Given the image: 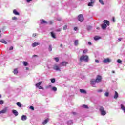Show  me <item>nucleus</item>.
Instances as JSON below:
<instances>
[{
  "label": "nucleus",
  "instance_id": "a19ab883",
  "mask_svg": "<svg viewBox=\"0 0 125 125\" xmlns=\"http://www.w3.org/2000/svg\"><path fill=\"white\" fill-rule=\"evenodd\" d=\"M67 28H68V27L67 26V25H66L63 27V29L65 30H66Z\"/></svg>",
  "mask_w": 125,
  "mask_h": 125
},
{
  "label": "nucleus",
  "instance_id": "3c124183",
  "mask_svg": "<svg viewBox=\"0 0 125 125\" xmlns=\"http://www.w3.org/2000/svg\"><path fill=\"white\" fill-rule=\"evenodd\" d=\"M33 36L34 37H35L37 36V34H33Z\"/></svg>",
  "mask_w": 125,
  "mask_h": 125
},
{
  "label": "nucleus",
  "instance_id": "052dcab7",
  "mask_svg": "<svg viewBox=\"0 0 125 125\" xmlns=\"http://www.w3.org/2000/svg\"><path fill=\"white\" fill-rule=\"evenodd\" d=\"M29 68L28 67H26L25 70H28Z\"/></svg>",
  "mask_w": 125,
  "mask_h": 125
},
{
  "label": "nucleus",
  "instance_id": "e2e57ef3",
  "mask_svg": "<svg viewBox=\"0 0 125 125\" xmlns=\"http://www.w3.org/2000/svg\"><path fill=\"white\" fill-rule=\"evenodd\" d=\"M100 28L99 27H97V30H99Z\"/></svg>",
  "mask_w": 125,
  "mask_h": 125
},
{
  "label": "nucleus",
  "instance_id": "f3484780",
  "mask_svg": "<svg viewBox=\"0 0 125 125\" xmlns=\"http://www.w3.org/2000/svg\"><path fill=\"white\" fill-rule=\"evenodd\" d=\"M118 97H119V95H118V94L117 92L115 91V95H114V98L115 99H117Z\"/></svg>",
  "mask_w": 125,
  "mask_h": 125
},
{
  "label": "nucleus",
  "instance_id": "de8ad7c7",
  "mask_svg": "<svg viewBox=\"0 0 125 125\" xmlns=\"http://www.w3.org/2000/svg\"><path fill=\"white\" fill-rule=\"evenodd\" d=\"M74 31H77V30H78V27H75L74 28Z\"/></svg>",
  "mask_w": 125,
  "mask_h": 125
},
{
  "label": "nucleus",
  "instance_id": "13d9d810",
  "mask_svg": "<svg viewBox=\"0 0 125 125\" xmlns=\"http://www.w3.org/2000/svg\"><path fill=\"white\" fill-rule=\"evenodd\" d=\"M49 24H50V25H51V24H52V21H49Z\"/></svg>",
  "mask_w": 125,
  "mask_h": 125
},
{
  "label": "nucleus",
  "instance_id": "4be33fe9",
  "mask_svg": "<svg viewBox=\"0 0 125 125\" xmlns=\"http://www.w3.org/2000/svg\"><path fill=\"white\" fill-rule=\"evenodd\" d=\"M121 109L123 110L124 112L125 113V107L123 104L121 105Z\"/></svg>",
  "mask_w": 125,
  "mask_h": 125
},
{
  "label": "nucleus",
  "instance_id": "a878e982",
  "mask_svg": "<svg viewBox=\"0 0 125 125\" xmlns=\"http://www.w3.org/2000/svg\"><path fill=\"white\" fill-rule=\"evenodd\" d=\"M40 45V43H36V42H34L33 44V47H35L36 46H37L38 45Z\"/></svg>",
  "mask_w": 125,
  "mask_h": 125
},
{
  "label": "nucleus",
  "instance_id": "338daca9",
  "mask_svg": "<svg viewBox=\"0 0 125 125\" xmlns=\"http://www.w3.org/2000/svg\"><path fill=\"white\" fill-rule=\"evenodd\" d=\"M1 98V95L0 94V99Z\"/></svg>",
  "mask_w": 125,
  "mask_h": 125
},
{
  "label": "nucleus",
  "instance_id": "37998d69",
  "mask_svg": "<svg viewBox=\"0 0 125 125\" xmlns=\"http://www.w3.org/2000/svg\"><path fill=\"white\" fill-rule=\"evenodd\" d=\"M13 20H17V17H14L12 18Z\"/></svg>",
  "mask_w": 125,
  "mask_h": 125
},
{
  "label": "nucleus",
  "instance_id": "7c9ffc66",
  "mask_svg": "<svg viewBox=\"0 0 125 125\" xmlns=\"http://www.w3.org/2000/svg\"><path fill=\"white\" fill-rule=\"evenodd\" d=\"M48 49H49V51H50V52L52 51V45H49Z\"/></svg>",
  "mask_w": 125,
  "mask_h": 125
},
{
  "label": "nucleus",
  "instance_id": "e433bc0d",
  "mask_svg": "<svg viewBox=\"0 0 125 125\" xmlns=\"http://www.w3.org/2000/svg\"><path fill=\"white\" fill-rule=\"evenodd\" d=\"M104 96L106 97H108L109 96V93L108 92H106L105 93H104Z\"/></svg>",
  "mask_w": 125,
  "mask_h": 125
},
{
  "label": "nucleus",
  "instance_id": "412c9836",
  "mask_svg": "<svg viewBox=\"0 0 125 125\" xmlns=\"http://www.w3.org/2000/svg\"><path fill=\"white\" fill-rule=\"evenodd\" d=\"M101 39V38L100 37H99V36H95L94 38V39L95 41H98V40H99Z\"/></svg>",
  "mask_w": 125,
  "mask_h": 125
},
{
  "label": "nucleus",
  "instance_id": "c9c22d12",
  "mask_svg": "<svg viewBox=\"0 0 125 125\" xmlns=\"http://www.w3.org/2000/svg\"><path fill=\"white\" fill-rule=\"evenodd\" d=\"M83 107L84 108H85V109H88V105H83Z\"/></svg>",
  "mask_w": 125,
  "mask_h": 125
},
{
  "label": "nucleus",
  "instance_id": "dca6fc26",
  "mask_svg": "<svg viewBox=\"0 0 125 125\" xmlns=\"http://www.w3.org/2000/svg\"><path fill=\"white\" fill-rule=\"evenodd\" d=\"M27 120V116L25 115L21 116V120L25 121Z\"/></svg>",
  "mask_w": 125,
  "mask_h": 125
},
{
  "label": "nucleus",
  "instance_id": "c85d7f7f",
  "mask_svg": "<svg viewBox=\"0 0 125 125\" xmlns=\"http://www.w3.org/2000/svg\"><path fill=\"white\" fill-rule=\"evenodd\" d=\"M74 45H75V46H78V40H75V41H74Z\"/></svg>",
  "mask_w": 125,
  "mask_h": 125
},
{
  "label": "nucleus",
  "instance_id": "2f4dec72",
  "mask_svg": "<svg viewBox=\"0 0 125 125\" xmlns=\"http://www.w3.org/2000/svg\"><path fill=\"white\" fill-rule=\"evenodd\" d=\"M54 59V60H55L56 62H58L59 61V58L58 57H55Z\"/></svg>",
  "mask_w": 125,
  "mask_h": 125
},
{
  "label": "nucleus",
  "instance_id": "bb28decb",
  "mask_svg": "<svg viewBox=\"0 0 125 125\" xmlns=\"http://www.w3.org/2000/svg\"><path fill=\"white\" fill-rule=\"evenodd\" d=\"M80 92L81 93H84V94H86V92L84 89H80Z\"/></svg>",
  "mask_w": 125,
  "mask_h": 125
},
{
  "label": "nucleus",
  "instance_id": "c03bdc74",
  "mask_svg": "<svg viewBox=\"0 0 125 125\" xmlns=\"http://www.w3.org/2000/svg\"><path fill=\"white\" fill-rule=\"evenodd\" d=\"M13 46H11L10 47V49H9V50H13Z\"/></svg>",
  "mask_w": 125,
  "mask_h": 125
},
{
  "label": "nucleus",
  "instance_id": "603ef678",
  "mask_svg": "<svg viewBox=\"0 0 125 125\" xmlns=\"http://www.w3.org/2000/svg\"><path fill=\"white\" fill-rule=\"evenodd\" d=\"M95 62H96V63H99V61L98 60H95Z\"/></svg>",
  "mask_w": 125,
  "mask_h": 125
},
{
  "label": "nucleus",
  "instance_id": "0e129e2a",
  "mask_svg": "<svg viewBox=\"0 0 125 125\" xmlns=\"http://www.w3.org/2000/svg\"><path fill=\"white\" fill-rule=\"evenodd\" d=\"M58 20V21H61V19H59Z\"/></svg>",
  "mask_w": 125,
  "mask_h": 125
},
{
  "label": "nucleus",
  "instance_id": "393cba45",
  "mask_svg": "<svg viewBox=\"0 0 125 125\" xmlns=\"http://www.w3.org/2000/svg\"><path fill=\"white\" fill-rule=\"evenodd\" d=\"M91 29H92V26H91L90 25H87V31H90V30H91Z\"/></svg>",
  "mask_w": 125,
  "mask_h": 125
},
{
  "label": "nucleus",
  "instance_id": "5fc2aeb1",
  "mask_svg": "<svg viewBox=\"0 0 125 125\" xmlns=\"http://www.w3.org/2000/svg\"><path fill=\"white\" fill-rule=\"evenodd\" d=\"M112 19H113V22H115V21H115V18H114V17H113V18H112Z\"/></svg>",
  "mask_w": 125,
  "mask_h": 125
},
{
  "label": "nucleus",
  "instance_id": "0eeeda50",
  "mask_svg": "<svg viewBox=\"0 0 125 125\" xmlns=\"http://www.w3.org/2000/svg\"><path fill=\"white\" fill-rule=\"evenodd\" d=\"M68 64V62L64 61L61 63L62 66H65Z\"/></svg>",
  "mask_w": 125,
  "mask_h": 125
},
{
  "label": "nucleus",
  "instance_id": "6e6d98bb",
  "mask_svg": "<svg viewBox=\"0 0 125 125\" xmlns=\"http://www.w3.org/2000/svg\"><path fill=\"white\" fill-rule=\"evenodd\" d=\"M27 2H30V1H32V0H26Z\"/></svg>",
  "mask_w": 125,
  "mask_h": 125
},
{
  "label": "nucleus",
  "instance_id": "473e14b6",
  "mask_svg": "<svg viewBox=\"0 0 125 125\" xmlns=\"http://www.w3.org/2000/svg\"><path fill=\"white\" fill-rule=\"evenodd\" d=\"M52 90L53 91H57V88L56 87H53V88H52Z\"/></svg>",
  "mask_w": 125,
  "mask_h": 125
},
{
  "label": "nucleus",
  "instance_id": "cd10ccee",
  "mask_svg": "<svg viewBox=\"0 0 125 125\" xmlns=\"http://www.w3.org/2000/svg\"><path fill=\"white\" fill-rule=\"evenodd\" d=\"M23 65L25 66H27L28 65V63L26 61H23Z\"/></svg>",
  "mask_w": 125,
  "mask_h": 125
},
{
  "label": "nucleus",
  "instance_id": "9b49d317",
  "mask_svg": "<svg viewBox=\"0 0 125 125\" xmlns=\"http://www.w3.org/2000/svg\"><path fill=\"white\" fill-rule=\"evenodd\" d=\"M104 24H106L107 26H110V22H109V21L107 20H104Z\"/></svg>",
  "mask_w": 125,
  "mask_h": 125
},
{
  "label": "nucleus",
  "instance_id": "aec40b11",
  "mask_svg": "<svg viewBox=\"0 0 125 125\" xmlns=\"http://www.w3.org/2000/svg\"><path fill=\"white\" fill-rule=\"evenodd\" d=\"M13 13L14 14H15V15H19V13L18 12H17V11H16V10L14 9L13 10Z\"/></svg>",
  "mask_w": 125,
  "mask_h": 125
},
{
  "label": "nucleus",
  "instance_id": "49530a36",
  "mask_svg": "<svg viewBox=\"0 0 125 125\" xmlns=\"http://www.w3.org/2000/svg\"><path fill=\"white\" fill-rule=\"evenodd\" d=\"M86 52H87V50H84L83 51V53L84 54L86 53Z\"/></svg>",
  "mask_w": 125,
  "mask_h": 125
},
{
  "label": "nucleus",
  "instance_id": "ddd939ff",
  "mask_svg": "<svg viewBox=\"0 0 125 125\" xmlns=\"http://www.w3.org/2000/svg\"><path fill=\"white\" fill-rule=\"evenodd\" d=\"M42 82L39 81L36 84L35 86L36 87H39L40 85H42Z\"/></svg>",
  "mask_w": 125,
  "mask_h": 125
},
{
  "label": "nucleus",
  "instance_id": "a211bd4d",
  "mask_svg": "<svg viewBox=\"0 0 125 125\" xmlns=\"http://www.w3.org/2000/svg\"><path fill=\"white\" fill-rule=\"evenodd\" d=\"M0 113H6L7 112V108H5L3 110H2L1 111H0Z\"/></svg>",
  "mask_w": 125,
  "mask_h": 125
},
{
  "label": "nucleus",
  "instance_id": "f8f14e48",
  "mask_svg": "<svg viewBox=\"0 0 125 125\" xmlns=\"http://www.w3.org/2000/svg\"><path fill=\"white\" fill-rule=\"evenodd\" d=\"M49 121V119L47 118L45 120H44V121L42 123V124L43 125H45V124H47L48 122Z\"/></svg>",
  "mask_w": 125,
  "mask_h": 125
},
{
  "label": "nucleus",
  "instance_id": "4c0bfd02",
  "mask_svg": "<svg viewBox=\"0 0 125 125\" xmlns=\"http://www.w3.org/2000/svg\"><path fill=\"white\" fill-rule=\"evenodd\" d=\"M99 1L101 4H104V3L103 2V0H99Z\"/></svg>",
  "mask_w": 125,
  "mask_h": 125
},
{
  "label": "nucleus",
  "instance_id": "bf43d9fd",
  "mask_svg": "<svg viewBox=\"0 0 125 125\" xmlns=\"http://www.w3.org/2000/svg\"><path fill=\"white\" fill-rule=\"evenodd\" d=\"M118 40H119V41H121L122 40V38H119L118 39Z\"/></svg>",
  "mask_w": 125,
  "mask_h": 125
},
{
  "label": "nucleus",
  "instance_id": "1a4fd4ad",
  "mask_svg": "<svg viewBox=\"0 0 125 125\" xmlns=\"http://www.w3.org/2000/svg\"><path fill=\"white\" fill-rule=\"evenodd\" d=\"M96 83H97L95 79H92L91 80V85H95L96 84Z\"/></svg>",
  "mask_w": 125,
  "mask_h": 125
},
{
  "label": "nucleus",
  "instance_id": "8fccbe9b",
  "mask_svg": "<svg viewBox=\"0 0 125 125\" xmlns=\"http://www.w3.org/2000/svg\"><path fill=\"white\" fill-rule=\"evenodd\" d=\"M38 55H33V57H37Z\"/></svg>",
  "mask_w": 125,
  "mask_h": 125
},
{
  "label": "nucleus",
  "instance_id": "9d476101",
  "mask_svg": "<svg viewBox=\"0 0 125 125\" xmlns=\"http://www.w3.org/2000/svg\"><path fill=\"white\" fill-rule=\"evenodd\" d=\"M12 112L14 114V115H15V116H17L18 115V112H17V110L15 109H13Z\"/></svg>",
  "mask_w": 125,
  "mask_h": 125
},
{
  "label": "nucleus",
  "instance_id": "20e7f679",
  "mask_svg": "<svg viewBox=\"0 0 125 125\" xmlns=\"http://www.w3.org/2000/svg\"><path fill=\"white\" fill-rule=\"evenodd\" d=\"M97 83H100L102 81V77L100 75H97L96 79H95Z\"/></svg>",
  "mask_w": 125,
  "mask_h": 125
},
{
  "label": "nucleus",
  "instance_id": "6ab92c4d",
  "mask_svg": "<svg viewBox=\"0 0 125 125\" xmlns=\"http://www.w3.org/2000/svg\"><path fill=\"white\" fill-rule=\"evenodd\" d=\"M0 42L5 44H7V41H5L4 39H1L0 40Z\"/></svg>",
  "mask_w": 125,
  "mask_h": 125
},
{
  "label": "nucleus",
  "instance_id": "864d4df0",
  "mask_svg": "<svg viewBox=\"0 0 125 125\" xmlns=\"http://www.w3.org/2000/svg\"><path fill=\"white\" fill-rule=\"evenodd\" d=\"M88 43L89 45H91V42H88Z\"/></svg>",
  "mask_w": 125,
  "mask_h": 125
},
{
  "label": "nucleus",
  "instance_id": "f03ea898",
  "mask_svg": "<svg viewBox=\"0 0 125 125\" xmlns=\"http://www.w3.org/2000/svg\"><path fill=\"white\" fill-rule=\"evenodd\" d=\"M99 111L100 112H101V115L105 116L107 114L105 109H104V108L103 107V106L100 107Z\"/></svg>",
  "mask_w": 125,
  "mask_h": 125
},
{
  "label": "nucleus",
  "instance_id": "4468645a",
  "mask_svg": "<svg viewBox=\"0 0 125 125\" xmlns=\"http://www.w3.org/2000/svg\"><path fill=\"white\" fill-rule=\"evenodd\" d=\"M50 34L51 35L52 38H53L54 39H56V35L54 32H51L50 33Z\"/></svg>",
  "mask_w": 125,
  "mask_h": 125
},
{
  "label": "nucleus",
  "instance_id": "69168bd1",
  "mask_svg": "<svg viewBox=\"0 0 125 125\" xmlns=\"http://www.w3.org/2000/svg\"><path fill=\"white\" fill-rule=\"evenodd\" d=\"M58 31H61V29H59L58 30Z\"/></svg>",
  "mask_w": 125,
  "mask_h": 125
},
{
  "label": "nucleus",
  "instance_id": "f704fd0d",
  "mask_svg": "<svg viewBox=\"0 0 125 125\" xmlns=\"http://www.w3.org/2000/svg\"><path fill=\"white\" fill-rule=\"evenodd\" d=\"M51 82L52 83H54L55 82V79H54V78L51 79Z\"/></svg>",
  "mask_w": 125,
  "mask_h": 125
},
{
  "label": "nucleus",
  "instance_id": "f257e3e1",
  "mask_svg": "<svg viewBox=\"0 0 125 125\" xmlns=\"http://www.w3.org/2000/svg\"><path fill=\"white\" fill-rule=\"evenodd\" d=\"M80 61H84L85 62H88V56L87 55H82L80 57Z\"/></svg>",
  "mask_w": 125,
  "mask_h": 125
},
{
  "label": "nucleus",
  "instance_id": "39448f33",
  "mask_svg": "<svg viewBox=\"0 0 125 125\" xmlns=\"http://www.w3.org/2000/svg\"><path fill=\"white\" fill-rule=\"evenodd\" d=\"M103 62L104 64L109 63L111 62V59H110L109 58H107L105 59H104Z\"/></svg>",
  "mask_w": 125,
  "mask_h": 125
},
{
  "label": "nucleus",
  "instance_id": "423d86ee",
  "mask_svg": "<svg viewBox=\"0 0 125 125\" xmlns=\"http://www.w3.org/2000/svg\"><path fill=\"white\" fill-rule=\"evenodd\" d=\"M101 28L103 30H106V28H107V24L103 23L101 25Z\"/></svg>",
  "mask_w": 125,
  "mask_h": 125
},
{
  "label": "nucleus",
  "instance_id": "7ed1b4c3",
  "mask_svg": "<svg viewBox=\"0 0 125 125\" xmlns=\"http://www.w3.org/2000/svg\"><path fill=\"white\" fill-rule=\"evenodd\" d=\"M84 19L83 18V14H80L78 16V21L80 22H83Z\"/></svg>",
  "mask_w": 125,
  "mask_h": 125
},
{
  "label": "nucleus",
  "instance_id": "6e6552de",
  "mask_svg": "<svg viewBox=\"0 0 125 125\" xmlns=\"http://www.w3.org/2000/svg\"><path fill=\"white\" fill-rule=\"evenodd\" d=\"M53 69H54V70H55L56 71H60L59 66H58V65H54Z\"/></svg>",
  "mask_w": 125,
  "mask_h": 125
},
{
  "label": "nucleus",
  "instance_id": "a18cd8bd",
  "mask_svg": "<svg viewBox=\"0 0 125 125\" xmlns=\"http://www.w3.org/2000/svg\"><path fill=\"white\" fill-rule=\"evenodd\" d=\"M90 2L94 3V2H95V0H90Z\"/></svg>",
  "mask_w": 125,
  "mask_h": 125
},
{
  "label": "nucleus",
  "instance_id": "09e8293b",
  "mask_svg": "<svg viewBox=\"0 0 125 125\" xmlns=\"http://www.w3.org/2000/svg\"><path fill=\"white\" fill-rule=\"evenodd\" d=\"M73 114L74 115H76L77 113L76 112H72Z\"/></svg>",
  "mask_w": 125,
  "mask_h": 125
},
{
  "label": "nucleus",
  "instance_id": "680f3d73",
  "mask_svg": "<svg viewBox=\"0 0 125 125\" xmlns=\"http://www.w3.org/2000/svg\"><path fill=\"white\" fill-rule=\"evenodd\" d=\"M62 46H63V44H61V45H60L61 47H62Z\"/></svg>",
  "mask_w": 125,
  "mask_h": 125
},
{
  "label": "nucleus",
  "instance_id": "2eb2a0df",
  "mask_svg": "<svg viewBox=\"0 0 125 125\" xmlns=\"http://www.w3.org/2000/svg\"><path fill=\"white\" fill-rule=\"evenodd\" d=\"M40 21H41V24H47V22L45 21V20L43 19L40 20Z\"/></svg>",
  "mask_w": 125,
  "mask_h": 125
},
{
  "label": "nucleus",
  "instance_id": "72a5a7b5",
  "mask_svg": "<svg viewBox=\"0 0 125 125\" xmlns=\"http://www.w3.org/2000/svg\"><path fill=\"white\" fill-rule=\"evenodd\" d=\"M117 63H121L122 62V61L120 59H118V60H117Z\"/></svg>",
  "mask_w": 125,
  "mask_h": 125
},
{
  "label": "nucleus",
  "instance_id": "c756f323",
  "mask_svg": "<svg viewBox=\"0 0 125 125\" xmlns=\"http://www.w3.org/2000/svg\"><path fill=\"white\" fill-rule=\"evenodd\" d=\"M93 3H92V2H89L88 3V5L89 6H93Z\"/></svg>",
  "mask_w": 125,
  "mask_h": 125
},
{
  "label": "nucleus",
  "instance_id": "79ce46f5",
  "mask_svg": "<svg viewBox=\"0 0 125 125\" xmlns=\"http://www.w3.org/2000/svg\"><path fill=\"white\" fill-rule=\"evenodd\" d=\"M3 104V100H0V104L2 105Z\"/></svg>",
  "mask_w": 125,
  "mask_h": 125
},
{
  "label": "nucleus",
  "instance_id": "ea45409f",
  "mask_svg": "<svg viewBox=\"0 0 125 125\" xmlns=\"http://www.w3.org/2000/svg\"><path fill=\"white\" fill-rule=\"evenodd\" d=\"M37 88H39V89H42L43 90V87L41 86H39V87H36Z\"/></svg>",
  "mask_w": 125,
  "mask_h": 125
},
{
  "label": "nucleus",
  "instance_id": "5701e85b",
  "mask_svg": "<svg viewBox=\"0 0 125 125\" xmlns=\"http://www.w3.org/2000/svg\"><path fill=\"white\" fill-rule=\"evenodd\" d=\"M16 105H18V106L19 107H22V104H21L20 102H17Z\"/></svg>",
  "mask_w": 125,
  "mask_h": 125
},
{
  "label": "nucleus",
  "instance_id": "774afa93",
  "mask_svg": "<svg viewBox=\"0 0 125 125\" xmlns=\"http://www.w3.org/2000/svg\"><path fill=\"white\" fill-rule=\"evenodd\" d=\"M112 73H115V71H112Z\"/></svg>",
  "mask_w": 125,
  "mask_h": 125
},
{
  "label": "nucleus",
  "instance_id": "b1692460",
  "mask_svg": "<svg viewBox=\"0 0 125 125\" xmlns=\"http://www.w3.org/2000/svg\"><path fill=\"white\" fill-rule=\"evenodd\" d=\"M13 73H14V74L17 75L18 73L17 68L14 69Z\"/></svg>",
  "mask_w": 125,
  "mask_h": 125
},
{
  "label": "nucleus",
  "instance_id": "58836bf2",
  "mask_svg": "<svg viewBox=\"0 0 125 125\" xmlns=\"http://www.w3.org/2000/svg\"><path fill=\"white\" fill-rule=\"evenodd\" d=\"M29 109H31V110H32V111H34L35 108L33 106H30V107H29Z\"/></svg>",
  "mask_w": 125,
  "mask_h": 125
},
{
  "label": "nucleus",
  "instance_id": "4d7b16f0",
  "mask_svg": "<svg viewBox=\"0 0 125 125\" xmlns=\"http://www.w3.org/2000/svg\"><path fill=\"white\" fill-rule=\"evenodd\" d=\"M103 90L102 89H100L98 91V92H102Z\"/></svg>",
  "mask_w": 125,
  "mask_h": 125
}]
</instances>
